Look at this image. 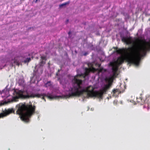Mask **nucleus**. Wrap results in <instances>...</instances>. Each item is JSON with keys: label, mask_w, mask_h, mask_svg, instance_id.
I'll return each instance as SVG.
<instances>
[{"label": "nucleus", "mask_w": 150, "mask_h": 150, "mask_svg": "<svg viewBox=\"0 0 150 150\" xmlns=\"http://www.w3.org/2000/svg\"><path fill=\"white\" fill-rule=\"evenodd\" d=\"M95 70V69L92 67L91 68H85V72L84 74H78L75 76L72 80L73 87L71 88L70 91L71 92L66 95L67 98L72 97H79L82 96L85 93H87V96L89 97L91 92L94 90L95 88L91 86H89L85 88L81 86L82 83V80L79 79L81 77L85 78L87 76L89 73Z\"/></svg>", "instance_id": "obj_1"}, {"label": "nucleus", "mask_w": 150, "mask_h": 150, "mask_svg": "<svg viewBox=\"0 0 150 150\" xmlns=\"http://www.w3.org/2000/svg\"><path fill=\"white\" fill-rule=\"evenodd\" d=\"M122 41L127 45H129L128 48H122L118 49L117 47H114L115 52L118 54H120L121 56L118 58L117 61L115 62L118 65L121 64L125 60L131 63V37H121Z\"/></svg>", "instance_id": "obj_2"}, {"label": "nucleus", "mask_w": 150, "mask_h": 150, "mask_svg": "<svg viewBox=\"0 0 150 150\" xmlns=\"http://www.w3.org/2000/svg\"><path fill=\"white\" fill-rule=\"evenodd\" d=\"M132 39V64L138 67L141 57L145 55L147 51L150 49V40L147 42V45L138 44L134 46Z\"/></svg>", "instance_id": "obj_3"}, {"label": "nucleus", "mask_w": 150, "mask_h": 150, "mask_svg": "<svg viewBox=\"0 0 150 150\" xmlns=\"http://www.w3.org/2000/svg\"><path fill=\"white\" fill-rule=\"evenodd\" d=\"M16 114L20 115L23 121L28 122L30 121L29 118L35 112V106L26 104L25 103H20L16 105Z\"/></svg>", "instance_id": "obj_4"}, {"label": "nucleus", "mask_w": 150, "mask_h": 150, "mask_svg": "<svg viewBox=\"0 0 150 150\" xmlns=\"http://www.w3.org/2000/svg\"><path fill=\"white\" fill-rule=\"evenodd\" d=\"M106 81H107L108 84L105 85L99 91H94L93 90L91 92L89 97H96L102 99L104 93H105L109 89L111 86L112 83L113 81V79L112 77L106 78L105 79Z\"/></svg>", "instance_id": "obj_5"}, {"label": "nucleus", "mask_w": 150, "mask_h": 150, "mask_svg": "<svg viewBox=\"0 0 150 150\" xmlns=\"http://www.w3.org/2000/svg\"><path fill=\"white\" fill-rule=\"evenodd\" d=\"M14 95L15 96L13 98V100L14 101H16L19 98L23 99L28 98H34L35 97L37 98H40L41 96L42 95V93L41 94L36 93L34 94L32 93L30 95H24L23 91L21 90H19L17 92L15 91L14 92Z\"/></svg>", "instance_id": "obj_6"}, {"label": "nucleus", "mask_w": 150, "mask_h": 150, "mask_svg": "<svg viewBox=\"0 0 150 150\" xmlns=\"http://www.w3.org/2000/svg\"><path fill=\"white\" fill-rule=\"evenodd\" d=\"M145 100L143 98L142 96H140L139 98L137 97L136 99L132 100V103L134 105H136L137 103L139 105H143L144 103Z\"/></svg>", "instance_id": "obj_7"}, {"label": "nucleus", "mask_w": 150, "mask_h": 150, "mask_svg": "<svg viewBox=\"0 0 150 150\" xmlns=\"http://www.w3.org/2000/svg\"><path fill=\"white\" fill-rule=\"evenodd\" d=\"M14 112V110L13 108L8 109L7 110H5V111L3 112V113L0 114V118H3L4 117Z\"/></svg>", "instance_id": "obj_8"}, {"label": "nucleus", "mask_w": 150, "mask_h": 150, "mask_svg": "<svg viewBox=\"0 0 150 150\" xmlns=\"http://www.w3.org/2000/svg\"><path fill=\"white\" fill-rule=\"evenodd\" d=\"M110 65L112 67V71H117L118 69L119 65L116 63L111 62Z\"/></svg>", "instance_id": "obj_9"}, {"label": "nucleus", "mask_w": 150, "mask_h": 150, "mask_svg": "<svg viewBox=\"0 0 150 150\" xmlns=\"http://www.w3.org/2000/svg\"><path fill=\"white\" fill-rule=\"evenodd\" d=\"M18 58V57H16L14 58V59L12 60L11 62L12 63V66H13V64H14L16 65L19 66V61L17 59Z\"/></svg>", "instance_id": "obj_10"}, {"label": "nucleus", "mask_w": 150, "mask_h": 150, "mask_svg": "<svg viewBox=\"0 0 150 150\" xmlns=\"http://www.w3.org/2000/svg\"><path fill=\"white\" fill-rule=\"evenodd\" d=\"M42 95L41 96L40 98H41L42 100H44L45 101L46 100L45 98V97H46L47 95L45 93H42Z\"/></svg>", "instance_id": "obj_11"}, {"label": "nucleus", "mask_w": 150, "mask_h": 150, "mask_svg": "<svg viewBox=\"0 0 150 150\" xmlns=\"http://www.w3.org/2000/svg\"><path fill=\"white\" fill-rule=\"evenodd\" d=\"M45 62L43 60H42L39 63V65L40 67H42L45 64Z\"/></svg>", "instance_id": "obj_12"}, {"label": "nucleus", "mask_w": 150, "mask_h": 150, "mask_svg": "<svg viewBox=\"0 0 150 150\" xmlns=\"http://www.w3.org/2000/svg\"><path fill=\"white\" fill-rule=\"evenodd\" d=\"M46 87L50 86L51 85V81H48L45 84Z\"/></svg>", "instance_id": "obj_13"}, {"label": "nucleus", "mask_w": 150, "mask_h": 150, "mask_svg": "<svg viewBox=\"0 0 150 150\" xmlns=\"http://www.w3.org/2000/svg\"><path fill=\"white\" fill-rule=\"evenodd\" d=\"M69 2H67L65 3H63L62 4H61L59 5V7L60 8H61L63 7V6H64L67 5V4H68L69 3Z\"/></svg>", "instance_id": "obj_14"}, {"label": "nucleus", "mask_w": 150, "mask_h": 150, "mask_svg": "<svg viewBox=\"0 0 150 150\" xmlns=\"http://www.w3.org/2000/svg\"><path fill=\"white\" fill-rule=\"evenodd\" d=\"M46 97H47L48 98L51 99L54 98H55L54 96H53L52 95H47V96H46Z\"/></svg>", "instance_id": "obj_15"}, {"label": "nucleus", "mask_w": 150, "mask_h": 150, "mask_svg": "<svg viewBox=\"0 0 150 150\" xmlns=\"http://www.w3.org/2000/svg\"><path fill=\"white\" fill-rule=\"evenodd\" d=\"M46 57L47 56L45 55L44 56H41V58L42 60L43 61V60H45V61L47 60Z\"/></svg>", "instance_id": "obj_16"}, {"label": "nucleus", "mask_w": 150, "mask_h": 150, "mask_svg": "<svg viewBox=\"0 0 150 150\" xmlns=\"http://www.w3.org/2000/svg\"><path fill=\"white\" fill-rule=\"evenodd\" d=\"M136 42L138 43H140L142 42V40L139 38H137L136 40Z\"/></svg>", "instance_id": "obj_17"}, {"label": "nucleus", "mask_w": 150, "mask_h": 150, "mask_svg": "<svg viewBox=\"0 0 150 150\" xmlns=\"http://www.w3.org/2000/svg\"><path fill=\"white\" fill-rule=\"evenodd\" d=\"M31 60V59L30 58H27L24 61L25 63L28 62L30 61Z\"/></svg>", "instance_id": "obj_18"}, {"label": "nucleus", "mask_w": 150, "mask_h": 150, "mask_svg": "<svg viewBox=\"0 0 150 150\" xmlns=\"http://www.w3.org/2000/svg\"><path fill=\"white\" fill-rule=\"evenodd\" d=\"M117 71H112L113 72V76H116L118 75V74H117Z\"/></svg>", "instance_id": "obj_19"}, {"label": "nucleus", "mask_w": 150, "mask_h": 150, "mask_svg": "<svg viewBox=\"0 0 150 150\" xmlns=\"http://www.w3.org/2000/svg\"><path fill=\"white\" fill-rule=\"evenodd\" d=\"M103 68H100L99 70H98V71L99 72H102L103 71Z\"/></svg>", "instance_id": "obj_20"}, {"label": "nucleus", "mask_w": 150, "mask_h": 150, "mask_svg": "<svg viewBox=\"0 0 150 150\" xmlns=\"http://www.w3.org/2000/svg\"><path fill=\"white\" fill-rule=\"evenodd\" d=\"M117 89H114L113 90V93H116V92H117Z\"/></svg>", "instance_id": "obj_21"}, {"label": "nucleus", "mask_w": 150, "mask_h": 150, "mask_svg": "<svg viewBox=\"0 0 150 150\" xmlns=\"http://www.w3.org/2000/svg\"><path fill=\"white\" fill-rule=\"evenodd\" d=\"M88 54V53L87 52H85L84 53V54H83V55L84 56H86Z\"/></svg>", "instance_id": "obj_22"}, {"label": "nucleus", "mask_w": 150, "mask_h": 150, "mask_svg": "<svg viewBox=\"0 0 150 150\" xmlns=\"http://www.w3.org/2000/svg\"><path fill=\"white\" fill-rule=\"evenodd\" d=\"M71 33V32H70V31H69V32H68V34H69V35H70V33Z\"/></svg>", "instance_id": "obj_23"}, {"label": "nucleus", "mask_w": 150, "mask_h": 150, "mask_svg": "<svg viewBox=\"0 0 150 150\" xmlns=\"http://www.w3.org/2000/svg\"><path fill=\"white\" fill-rule=\"evenodd\" d=\"M69 21V20L68 19L66 21V23H67V22H68Z\"/></svg>", "instance_id": "obj_24"}, {"label": "nucleus", "mask_w": 150, "mask_h": 150, "mask_svg": "<svg viewBox=\"0 0 150 150\" xmlns=\"http://www.w3.org/2000/svg\"><path fill=\"white\" fill-rule=\"evenodd\" d=\"M58 72H57V73H56V75L57 76H58Z\"/></svg>", "instance_id": "obj_25"}, {"label": "nucleus", "mask_w": 150, "mask_h": 150, "mask_svg": "<svg viewBox=\"0 0 150 150\" xmlns=\"http://www.w3.org/2000/svg\"><path fill=\"white\" fill-rule=\"evenodd\" d=\"M59 70H58L57 72H58L59 73Z\"/></svg>", "instance_id": "obj_26"}]
</instances>
